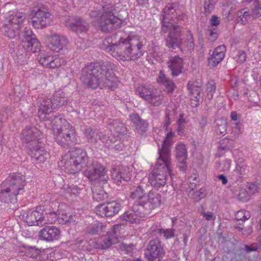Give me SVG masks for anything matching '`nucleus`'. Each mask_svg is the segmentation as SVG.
<instances>
[{"instance_id":"1","label":"nucleus","mask_w":261,"mask_h":261,"mask_svg":"<svg viewBox=\"0 0 261 261\" xmlns=\"http://www.w3.org/2000/svg\"><path fill=\"white\" fill-rule=\"evenodd\" d=\"M115 68V65L108 61L91 63L83 69L81 80L89 88L94 89L100 86L114 90L118 83L113 72Z\"/></svg>"},{"instance_id":"2","label":"nucleus","mask_w":261,"mask_h":261,"mask_svg":"<svg viewBox=\"0 0 261 261\" xmlns=\"http://www.w3.org/2000/svg\"><path fill=\"white\" fill-rule=\"evenodd\" d=\"M143 42L141 37L130 33L126 38H120L119 41L106 48L114 58L119 61L135 60L143 53L141 50Z\"/></svg>"},{"instance_id":"3","label":"nucleus","mask_w":261,"mask_h":261,"mask_svg":"<svg viewBox=\"0 0 261 261\" xmlns=\"http://www.w3.org/2000/svg\"><path fill=\"white\" fill-rule=\"evenodd\" d=\"M51 124L55 139L58 144L65 147L77 142L75 129L65 119L55 115Z\"/></svg>"},{"instance_id":"4","label":"nucleus","mask_w":261,"mask_h":261,"mask_svg":"<svg viewBox=\"0 0 261 261\" xmlns=\"http://www.w3.org/2000/svg\"><path fill=\"white\" fill-rule=\"evenodd\" d=\"M92 160L85 150L76 148L63 155L59 165L69 174H75L86 168Z\"/></svg>"},{"instance_id":"5","label":"nucleus","mask_w":261,"mask_h":261,"mask_svg":"<svg viewBox=\"0 0 261 261\" xmlns=\"http://www.w3.org/2000/svg\"><path fill=\"white\" fill-rule=\"evenodd\" d=\"M3 184L7 187L1 190L0 197L6 202H12L16 200L17 195L23 192V187L25 184V178L19 173H12Z\"/></svg>"},{"instance_id":"6","label":"nucleus","mask_w":261,"mask_h":261,"mask_svg":"<svg viewBox=\"0 0 261 261\" xmlns=\"http://www.w3.org/2000/svg\"><path fill=\"white\" fill-rule=\"evenodd\" d=\"M172 177V166L171 161L158 157L155 167L148 176V181L154 188L158 189L164 187L167 182V172Z\"/></svg>"},{"instance_id":"7","label":"nucleus","mask_w":261,"mask_h":261,"mask_svg":"<svg viewBox=\"0 0 261 261\" xmlns=\"http://www.w3.org/2000/svg\"><path fill=\"white\" fill-rule=\"evenodd\" d=\"M68 99L65 93L61 91H57L51 98L45 99L42 101L38 111V117L43 121L52 119L53 110L66 105Z\"/></svg>"},{"instance_id":"8","label":"nucleus","mask_w":261,"mask_h":261,"mask_svg":"<svg viewBox=\"0 0 261 261\" xmlns=\"http://www.w3.org/2000/svg\"><path fill=\"white\" fill-rule=\"evenodd\" d=\"M114 9L112 5H105L102 7V12L98 19L101 29L103 32H110L119 27L122 20L114 14Z\"/></svg>"},{"instance_id":"9","label":"nucleus","mask_w":261,"mask_h":261,"mask_svg":"<svg viewBox=\"0 0 261 261\" xmlns=\"http://www.w3.org/2000/svg\"><path fill=\"white\" fill-rule=\"evenodd\" d=\"M136 91L140 97L152 106H159L164 101V95L150 85H140Z\"/></svg>"},{"instance_id":"10","label":"nucleus","mask_w":261,"mask_h":261,"mask_svg":"<svg viewBox=\"0 0 261 261\" xmlns=\"http://www.w3.org/2000/svg\"><path fill=\"white\" fill-rule=\"evenodd\" d=\"M84 175L91 181H106L109 179L106 168L101 164L93 160L86 167Z\"/></svg>"},{"instance_id":"11","label":"nucleus","mask_w":261,"mask_h":261,"mask_svg":"<svg viewBox=\"0 0 261 261\" xmlns=\"http://www.w3.org/2000/svg\"><path fill=\"white\" fill-rule=\"evenodd\" d=\"M137 203L140 205V210L142 211L146 215L160 206L161 196L156 192L150 191L141 201H137Z\"/></svg>"},{"instance_id":"12","label":"nucleus","mask_w":261,"mask_h":261,"mask_svg":"<svg viewBox=\"0 0 261 261\" xmlns=\"http://www.w3.org/2000/svg\"><path fill=\"white\" fill-rule=\"evenodd\" d=\"M32 24L37 29H43L49 24L52 20L51 14L41 8L31 12Z\"/></svg>"},{"instance_id":"13","label":"nucleus","mask_w":261,"mask_h":261,"mask_svg":"<svg viewBox=\"0 0 261 261\" xmlns=\"http://www.w3.org/2000/svg\"><path fill=\"white\" fill-rule=\"evenodd\" d=\"M164 254V249L158 240L149 242L145 252L147 261H161Z\"/></svg>"},{"instance_id":"14","label":"nucleus","mask_w":261,"mask_h":261,"mask_svg":"<svg viewBox=\"0 0 261 261\" xmlns=\"http://www.w3.org/2000/svg\"><path fill=\"white\" fill-rule=\"evenodd\" d=\"M181 29V27L178 25L169 27L167 31V33L169 32V35L166 39V45L169 48L173 49L178 48L182 49Z\"/></svg>"},{"instance_id":"15","label":"nucleus","mask_w":261,"mask_h":261,"mask_svg":"<svg viewBox=\"0 0 261 261\" xmlns=\"http://www.w3.org/2000/svg\"><path fill=\"white\" fill-rule=\"evenodd\" d=\"M121 208V205L115 201L97 205L95 213L101 217H112L117 214Z\"/></svg>"},{"instance_id":"16","label":"nucleus","mask_w":261,"mask_h":261,"mask_svg":"<svg viewBox=\"0 0 261 261\" xmlns=\"http://www.w3.org/2000/svg\"><path fill=\"white\" fill-rule=\"evenodd\" d=\"M177 16V12L172 4H168L163 10L162 19V30L166 33L169 27L176 25L173 19Z\"/></svg>"},{"instance_id":"17","label":"nucleus","mask_w":261,"mask_h":261,"mask_svg":"<svg viewBox=\"0 0 261 261\" xmlns=\"http://www.w3.org/2000/svg\"><path fill=\"white\" fill-rule=\"evenodd\" d=\"M66 27L76 34L86 33L89 30V23L82 18L79 16L69 17L66 22Z\"/></svg>"},{"instance_id":"18","label":"nucleus","mask_w":261,"mask_h":261,"mask_svg":"<svg viewBox=\"0 0 261 261\" xmlns=\"http://www.w3.org/2000/svg\"><path fill=\"white\" fill-rule=\"evenodd\" d=\"M41 135V132L37 128L29 126L22 130L21 138L23 142L31 146L38 144Z\"/></svg>"},{"instance_id":"19","label":"nucleus","mask_w":261,"mask_h":261,"mask_svg":"<svg viewBox=\"0 0 261 261\" xmlns=\"http://www.w3.org/2000/svg\"><path fill=\"white\" fill-rule=\"evenodd\" d=\"M48 41V48L57 53L65 48L68 43V39L65 36L57 33L49 36Z\"/></svg>"},{"instance_id":"20","label":"nucleus","mask_w":261,"mask_h":261,"mask_svg":"<svg viewBox=\"0 0 261 261\" xmlns=\"http://www.w3.org/2000/svg\"><path fill=\"white\" fill-rule=\"evenodd\" d=\"M39 62L43 66L48 68H55L65 63V60L59 58L58 55H53L49 53L41 54Z\"/></svg>"},{"instance_id":"21","label":"nucleus","mask_w":261,"mask_h":261,"mask_svg":"<svg viewBox=\"0 0 261 261\" xmlns=\"http://www.w3.org/2000/svg\"><path fill=\"white\" fill-rule=\"evenodd\" d=\"M145 214L140 210V205L137 202L133 205L132 208L121 216V219L131 223H139L141 218L145 217Z\"/></svg>"},{"instance_id":"22","label":"nucleus","mask_w":261,"mask_h":261,"mask_svg":"<svg viewBox=\"0 0 261 261\" xmlns=\"http://www.w3.org/2000/svg\"><path fill=\"white\" fill-rule=\"evenodd\" d=\"M41 208L37 207L36 210H29L21 213V218L29 226H41L40 224L42 218Z\"/></svg>"},{"instance_id":"23","label":"nucleus","mask_w":261,"mask_h":261,"mask_svg":"<svg viewBox=\"0 0 261 261\" xmlns=\"http://www.w3.org/2000/svg\"><path fill=\"white\" fill-rule=\"evenodd\" d=\"M29 154L31 156L32 162L35 164L43 163L50 156L47 151L38 144L34 147H30Z\"/></svg>"},{"instance_id":"24","label":"nucleus","mask_w":261,"mask_h":261,"mask_svg":"<svg viewBox=\"0 0 261 261\" xmlns=\"http://www.w3.org/2000/svg\"><path fill=\"white\" fill-rule=\"evenodd\" d=\"M174 136V132L172 131L168 132L163 142L162 148L159 149V157L166 159L167 162L169 160L171 161L170 146Z\"/></svg>"},{"instance_id":"25","label":"nucleus","mask_w":261,"mask_h":261,"mask_svg":"<svg viewBox=\"0 0 261 261\" xmlns=\"http://www.w3.org/2000/svg\"><path fill=\"white\" fill-rule=\"evenodd\" d=\"M60 236V229L54 226H45L39 232L40 238L47 242L57 240Z\"/></svg>"},{"instance_id":"26","label":"nucleus","mask_w":261,"mask_h":261,"mask_svg":"<svg viewBox=\"0 0 261 261\" xmlns=\"http://www.w3.org/2000/svg\"><path fill=\"white\" fill-rule=\"evenodd\" d=\"M112 178L117 184L121 182L122 180L128 181L130 179L132 174L127 167H115L111 171Z\"/></svg>"},{"instance_id":"27","label":"nucleus","mask_w":261,"mask_h":261,"mask_svg":"<svg viewBox=\"0 0 261 261\" xmlns=\"http://www.w3.org/2000/svg\"><path fill=\"white\" fill-rule=\"evenodd\" d=\"M226 51L224 45L217 46L208 58V65L212 67L217 66L224 59Z\"/></svg>"},{"instance_id":"28","label":"nucleus","mask_w":261,"mask_h":261,"mask_svg":"<svg viewBox=\"0 0 261 261\" xmlns=\"http://www.w3.org/2000/svg\"><path fill=\"white\" fill-rule=\"evenodd\" d=\"M117 242L118 237L116 233L115 228L112 227L107 232V235L103 236L100 239L99 245L102 249H107Z\"/></svg>"},{"instance_id":"29","label":"nucleus","mask_w":261,"mask_h":261,"mask_svg":"<svg viewBox=\"0 0 261 261\" xmlns=\"http://www.w3.org/2000/svg\"><path fill=\"white\" fill-rule=\"evenodd\" d=\"M25 18V14L21 12L10 11L6 18L5 23H11L15 28H20Z\"/></svg>"},{"instance_id":"30","label":"nucleus","mask_w":261,"mask_h":261,"mask_svg":"<svg viewBox=\"0 0 261 261\" xmlns=\"http://www.w3.org/2000/svg\"><path fill=\"white\" fill-rule=\"evenodd\" d=\"M169 68L171 71V74L177 76L182 72L183 68L182 59L178 56L171 57L167 63Z\"/></svg>"},{"instance_id":"31","label":"nucleus","mask_w":261,"mask_h":261,"mask_svg":"<svg viewBox=\"0 0 261 261\" xmlns=\"http://www.w3.org/2000/svg\"><path fill=\"white\" fill-rule=\"evenodd\" d=\"M130 119L134 124L135 131L137 133L142 135L147 130L148 123L143 119H142L137 113L130 115Z\"/></svg>"},{"instance_id":"32","label":"nucleus","mask_w":261,"mask_h":261,"mask_svg":"<svg viewBox=\"0 0 261 261\" xmlns=\"http://www.w3.org/2000/svg\"><path fill=\"white\" fill-rule=\"evenodd\" d=\"M107 229V225L105 223L95 221L89 224L86 228V232L90 234H100Z\"/></svg>"},{"instance_id":"33","label":"nucleus","mask_w":261,"mask_h":261,"mask_svg":"<svg viewBox=\"0 0 261 261\" xmlns=\"http://www.w3.org/2000/svg\"><path fill=\"white\" fill-rule=\"evenodd\" d=\"M158 83L165 87L168 93H171L173 92L175 88V85L172 81L168 79L163 71H161L159 72L158 77L157 79Z\"/></svg>"},{"instance_id":"34","label":"nucleus","mask_w":261,"mask_h":261,"mask_svg":"<svg viewBox=\"0 0 261 261\" xmlns=\"http://www.w3.org/2000/svg\"><path fill=\"white\" fill-rule=\"evenodd\" d=\"M109 128L112 134L117 137H118L119 135L123 134L126 131L124 124L117 120L110 121L109 123Z\"/></svg>"},{"instance_id":"35","label":"nucleus","mask_w":261,"mask_h":261,"mask_svg":"<svg viewBox=\"0 0 261 261\" xmlns=\"http://www.w3.org/2000/svg\"><path fill=\"white\" fill-rule=\"evenodd\" d=\"M22 46L27 51L32 53L39 52L41 48V44L36 37L33 38L29 41H22Z\"/></svg>"},{"instance_id":"36","label":"nucleus","mask_w":261,"mask_h":261,"mask_svg":"<svg viewBox=\"0 0 261 261\" xmlns=\"http://www.w3.org/2000/svg\"><path fill=\"white\" fill-rule=\"evenodd\" d=\"M20 28H15L11 23H4L3 28V32L4 35L10 39L15 38L19 33Z\"/></svg>"},{"instance_id":"37","label":"nucleus","mask_w":261,"mask_h":261,"mask_svg":"<svg viewBox=\"0 0 261 261\" xmlns=\"http://www.w3.org/2000/svg\"><path fill=\"white\" fill-rule=\"evenodd\" d=\"M175 154L177 161H186L188 154L186 145L182 143H177L175 147Z\"/></svg>"},{"instance_id":"38","label":"nucleus","mask_w":261,"mask_h":261,"mask_svg":"<svg viewBox=\"0 0 261 261\" xmlns=\"http://www.w3.org/2000/svg\"><path fill=\"white\" fill-rule=\"evenodd\" d=\"M58 212H51L48 213H45L43 215L42 212L41 221L40 224L41 226H43L48 224H53L57 222Z\"/></svg>"},{"instance_id":"39","label":"nucleus","mask_w":261,"mask_h":261,"mask_svg":"<svg viewBox=\"0 0 261 261\" xmlns=\"http://www.w3.org/2000/svg\"><path fill=\"white\" fill-rule=\"evenodd\" d=\"M145 196L144 190L140 185L134 186L130 189V197L134 199H139L140 201Z\"/></svg>"},{"instance_id":"40","label":"nucleus","mask_w":261,"mask_h":261,"mask_svg":"<svg viewBox=\"0 0 261 261\" xmlns=\"http://www.w3.org/2000/svg\"><path fill=\"white\" fill-rule=\"evenodd\" d=\"M215 123L216 133L224 135L226 134L227 126L226 120L222 118H219L215 121Z\"/></svg>"},{"instance_id":"41","label":"nucleus","mask_w":261,"mask_h":261,"mask_svg":"<svg viewBox=\"0 0 261 261\" xmlns=\"http://www.w3.org/2000/svg\"><path fill=\"white\" fill-rule=\"evenodd\" d=\"M93 198L96 201H102L108 197V194L99 187L92 190Z\"/></svg>"},{"instance_id":"42","label":"nucleus","mask_w":261,"mask_h":261,"mask_svg":"<svg viewBox=\"0 0 261 261\" xmlns=\"http://www.w3.org/2000/svg\"><path fill=\"white\" fill-rule=\"evenodd\" d=\"M94 138L95 139V143H97L98 141H100L104 146L107 147H110L111 146L112 140H108L109 137L103 135L97 129V135H93Z\"/></svg>"},{"instance_id":"43","label":"nucleus","mask_w":261,"mask_h":261,"mask_svg":"<svg viewBox=\"0 0 261 261\" xmlns=\"http://www.w3.org/2000/svg\"><path fill=\"white\" fill-rule=\"evenodd\" d=\"M188 89L192 95L196 99H198V96H199L201 92L200 86L190 82L188 84Z\"/></svg>"},{"instance_id":"44","label":"nucleus","mask_w":261,"mask_h":261,"mask_svg":"<svg viewBox=\"0 0 261 261\" xmlns=\"http://www.w3.org/2000/svg\"><path fill=\"white\" fill-rule=\"evenodd\" d=\"M237 15L239 17L238 21L242 24L246 23L247 19L251 16V13H249L247 8L243 9L238 11Z\"/></svg>"},{"instance_id":"45","label":"nucleus","mask_w":261,"mask_h":261,"mask_svg":"<svg viewBox=\"0 0 261 261\" xmlns=\"http://www.w3.org/2000/svg\"><path fill=\"white\" fill-rule=\"evenodd\" d=\"M216 86L215 83L212 81H210L206 85V98L211 100L213 98L214 94L215 93Z\"/></svg>"},{"instance_id":"46","label":"nucleus","mask_w":261,"mask_h":261,"mask_svg":"<svg viewBox=\"0 0 261 261\" xmlns=\"http://www.w3.org/2000/svg\"><path fill=\"white\" fill-rule=\"evenodd\" d=\"M84 134L89 142L93 144L95 143V139L94 138L93 135H97V129H93L91 127H89L84 130Z\"/></svg>"},{"instance_id":"47","label":"nucleus","mask_w":261,"mask_h":261,"mask_svg":"<svg viewBox=\"0 0 261 261\" xmlns=\"http://www.w3.org/2000/svg\"><path fill=\"white\" fill-rule=\"evenodd\" d=\"M251 15L254 18L261 16V3H253L251 6Z\"/></svg>"},{"instance_id":"48","label":"nucleus","mask_w":261,"mask_h":261,"mask_svg":"<svg viewBox=\"0 0 261 261\" xmlns=\"http://www.w3.org/2000/svg\"><path fill=\"white\" fill-rule=\"evenodd\" d=\"M72 217L68 216L66 214L62 213L60 214L58 212L57 222L60 224H65L71 222Z\"/></svg>"},{"instance_id":"49","label":"nucleus","mask_w":261,"mask_h":261,"mask_svg":"<svg viewBox=\"0 0 261 261\" xmlns=\"http://www.w3.org/2000/svg\"><path fill=\"white\" fill-rule=\"evenodd\" d=\"M216 4L215 0H205L204 11L206 14L211 13L214 9Z\"/></svg>"},{"instance_id":"50","label":"nucleus","mask_w":261,"mask_h":261,"mask_svg":"<svg viewBox=\"0 0 261 261\" xmlns=\"http://www.w3.org/2000/svg\"><path fill=\"white\" fill-rule=\"evenodd\" d=\"M187 123V121L184 117V115L182 114H180L177 121L178 127L177 128V132L179 135L184 133V130Z\"/></svg>"},{"instance_id":"51","label":"nucleus","mask_w":261,"mask_h":261,"mask_svg":"<svg viewBox=\"0 0 261 261\" xmlns=\"http://www.w3.org/2000/svg\"><path fill=\"white\" fill-rule=\"evenodd\" d=\"M175 230L173 228L167 229H162L160 230V234L163 235L166 239H169L173 238L175 236Z\"/></svg>"},{"instance_id":"52","label":"nucleus","mask_w":261,"mask_h":261,"mask_svg":"<svg viewBox=\"0 0 261 261\" xmlns=\"http://www.w3.org/2000/svg\"><path fill=\"white\" fill-rule=\"evenodd\" d=\"M233 58L238 63L242 64L246 61V53L243 50H238L236 51V54Z\"/></svg>"},{"instance_id":"53","label":"nucleus","mask_w":261,"mask_h":261,"mask_svg":"<svg viewBox=\"0 0 261 261\" xmlns=\"http://www.w3.org/2000/svg\"><path fill=\"white\" fill-rule=\"evenodd\" d=\"M250 217L249 212L243 210L239 211L236 215V218L238 220L245 221L248 220Z\"/></svg>"},{"instance_id":"54","label":"nucleus","mask_w":261,"mask_h":261,"mask_svg":"<svg viewBox=\"0 0 261 261\" xmlns=\"http://www.w3.org/2000/svg\"><path fill=\"white\" fill-rule=\"evenodd\" d=\"M11 110L9 108L0 110V121L1 123L5 121L11 115Z\"/></svg>"},{"instance_id":"55","label":"nucleus","mask_w":261,"mask_h":261,"mask_svg":"<svg viewBox=\"0 0 261 261\" xmlns=\"http://www.w3.org/2000/svg\"><path fill=\"white\" fill-rule=\"evenodd\" d=\"M189 195L192 196L194 199H195L196 201H199L205 197V193L204 190L201 188L199 191L193 192L192 194H191V192H190Z\"/></svg>"},{"instance_id":"56","label":"nucleus","mask_w":261,"mask_h":261,"mask_svg":"<svg viewBox=\"0 0 261 261\" xmlns=\"http://www.w3.org/2000/svg\"><path fill=\"white\" fill-rule=\"evenodd\" d=\"M194 46L193 38L192 35L190 34L187 38V41L182 43V49L187 47L189 50L193 49Z\"/></svg>"},{"instance_id":"57","label":"nucleus","mask_w":261,"mask_h":261,"mask_svg":"<svg viewBox=\"0 0 261 261\" xmlns=\"http://www.w3.org/2000/svg\"><path fill=\"white\" fill-rule=\"evenodd\" d=\"M250 195L248 193V191L245 190H242L239 195V198L240 200L243 201H248L250 197Z\"/></svg>"},{"instance_id":"58","label":"nucleus","mask_w":261,"mask_h":261,"mask_svg":"<svg viewBox=\"0 0 261 261\" xmlns=\"http://www.w3.org/2000/svg\"><path fill=\"white\" fill-rule=\"evenodd\" d=\"M258 187L255 182L249 183L247 186V191L250 195L257 192Z\"/></svg>"},{"instance_id":"59","label":"nucleus","mask_w":261,"mask_h":261,"mask_svg":"<svg viewBox=\"0 0 261 261\" xmlns=\"http://www.w3.org/2000/svg\"><path fill=\"white\" fill-rule=\"evenodd\" d=\"M23 36L24 37V40L23 41H29L30 39L36 37V35L33 33L32 30L26 29H24L23 31Z\"/></svg>"},{"instance_id":"60","label":"nucleus","mask_w":261,"mask_h":261,"mask_svg":"<svg viewBox=\"0 0 261 261\" xmlns=\"http://www.w3.org/2000/svg\"><path fill=\"white\" fill-rule=\"evenodd\" d=\"M108 140H112V144L111 147L109 148H111L112 149H114L115 150L120 151L122 150L124 148V145L122 143H118L116 145H115L114 146L113 145V144L115 142L116 139L115 138H110V137H109Z\"/></svg>"},{"instance_id":"61","label":"nucleus","mask_w":261,"mask_h":261,"mask_svg":"<svg viewBox=\"0 0 261 261\" xmlns=\"http://www.w3.org/2000/svg\"><path fill=\"white\" fill-rule=\"evenodd\" d=\"M66 192L70 195H76L79 193V188L75 186L71 185L67 187Z\"/></svg>"},{"instance_id":"62","label":"nucleus","mask_w":261,"mask_h":261,"mask_svg":"<svg viewBox=\"0 0 261 261\" xmlns=\"http://www.w3.org/2000/svg\"><path fill=\"white\" fill-rule=\"evenodd\" d=\"M259 249V246L257 243H253L250 246L245 245V249L248 252L257 251Z\"/></svg>"},{"instance_id":"63","label":"nucleus","mask_w":261,"mask_h":261,"mask_svg":"<svg viewBox=\"0 0 261 261\" xmlns=\"http://www.w3.org/2000/svg\"><path fill=\"white\" fill-rule=\"evenodd\" d=\"M162 229L159 227L158 224L154 223L150 227L149 231L152 235H156V233L160 234V230Z\"/></svg>"},{"instance_id":"64","label":"nucleus","mask_w":261,"mask_h":261,"mask_svg":"<svg viewBox=\"0 0 261 261\" xmlns=\"http://www.w3.org/2000/svg\"><path fill=\"white\" fill-rule=\"evenodd\" d=\"M202 216L207 221H213L216 218L215 216L211 212H203Z\"/></svg>"}]
</instances>
